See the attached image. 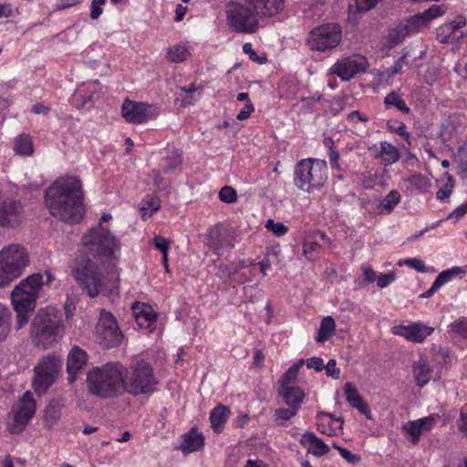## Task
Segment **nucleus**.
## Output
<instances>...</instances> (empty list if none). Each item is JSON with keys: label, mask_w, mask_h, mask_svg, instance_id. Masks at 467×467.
Masks as SVG:
<instances>
[{"label": "nucleus", "mask_w": 467, "mask_h": 467, "mask_svg": "<svg viewBox=\"0 0 467 467\" xmlns=\"http://www.w3.org/2000/svg\"><path fill=\"white\" fill-rule=\"evenodd\" d=\"M467 274V265L452 266L441 271L435 278L441 287L442 285L455 280L462 279Z\"/></svg>", "instance_id": "nucleus-31"}, {"label": "nucleus", "mask_w": 467, "mask_h": 467, "mask_svg": "<svg viewBox=\"0 0 467 467\" xmlns=\"http://www.w3.org/2000/svg\"><path fill=\"white\" fill-rule=\"evenodd\" d=\"M243 52L246 55L249 56V57L253 60V61H257L259 62L260 64H263L266 61V58L265 57H262L260 58L258 57V55L256 54V52L254 50L253 48V45L251 43H245L244 46H243Z\"/></svg>", "instance_id": "nucleus-61"}, {"label": "nucleus", "mask_w": 467, "mask_h": 467, "mask_svg": "<svg viewBox=\"0 0 467 467\" xmlns=\"http://www.w3.org/2000/svg\"><path fill=\"white\" fill-rule=\"evenodd\" d=\"M204 445V436L196 429H192L182 436V443L179 447L183 453H191L202 449Z\"/></svg>", "instance_id": "nucleus-25"}, {"label": "nucleus", "mask_w": 467, "mask_h": 467, "mask_svg": "<svg viewBox=\"0 0 467 467\" xmlns=\"http://www.w3.org/2000/svg\"><path fill=\"white\" fill-rule=\"evenodd\" d=\"M61 312L54 306L38 310L33 322L31 335L38 348H47L64 334Z\"/></svg>", "instance_id": "nucleus-5"}, {"label": "nucleus", "mask_w": 467, "mask_h": 467, "mask_svg": "<svg viewBox=\"0 0 467 467\" xmlns=\"http://www.w3.org/2000/svg\"><path fill=\"white\" fill-rule=\"evenodd\" d=\"M401 196L396 190L390 191L380 202V213L389 214L394 208L400 202Z\"/></svg>", "instance_id": "nucleus-36"}, {"label": "nucleus", "mask_w": 467, "mask_h": 467, "mask_svg": "<svg viewBox=\"0 0 467 467\" xmlns=\"http://www.w3.org/2000/svg\"><path fill=\"white\" fill-rule=\"evenodd\" d=\"M22 207L13 199L0 198V226L15 227L21 221Z\"/></svg>", "instance_id": "nucleus-20"}, {"label": "nucleus", "mask_w": 467, "mask_h": 467, "mask_svg": "<svg viewBox=\"0 0 467 467\" xmlns=\"http://www.w3.org/2000/svg\"><path fill=\"white\" fill-rule=\"evenodd\" d=\"M410 35L404 24H400L396 27L389 30L388 34V42L390 47H395L401 42L407 36Z\"/></svg>", "instance_id": "nucleus-43"}, {"label": "nucleus", "mask_w": 467, "mask_h": 467, "mask_svg": "<svg viewBox=\"0 0 467 467\" xmlns=\"http://www.w3.org/2000/svg\"><path fill=\"white\" fill-rule=\"evenodd\" d=\"M91 394L101 399H112L124 390V367L119 362H109L91 369L87 376Z\"/></svg>", "instance_id": "nucleus-4"}, {"label": "nucleus", "mask_w": 467, "mask_h": 467, "mask_svg": "<svg viewBox=\"0 0 467 467\" xmlns=\"http://www.w3.org/2000/svg\"><path fill=\"white\" fill-rule=\"evenodd\" d=\"M122 117L130 123L141 124L155 118L159 109L152 104L125 99L121 108Z\"/></svg>", "instance_id": "nucleus-15"}, {"label": "nucleus", "mask_w": 467, "mask_h": 467, "mask_svg": "<svg viewBox=\"0 0 467 467\" xmlns=\"http://www.w3.org/2000/svg\"><path fill=\"white\" fill-rule=\"evenodd\" d=\"M254 265V262L250 263L249 265L246 264V267L236 275L235 282L238 284H244L253 281L255 277V271L254 269L248 268V266H252Z\"/></svg>", "instance_id": "nucleus-49"}, {"label": "nucleus", "mask_w": 467, "mask_h": 467, "mask_svg": "<svg viewBox=\"0 0 467 467\" xmlns=\"http://www.w3.org/2000/svg\"><path fill=\"white\" fill-rule=\"evenodd\" d=\"M193 51V47L189 42H179L166 50V58L171 63H182L187 60Z\"/></svg>", "instance_id": "nucleus-27"}, {"label": "nucleus", "mask_w": 467, "mask_h": 467, "mask_svg": "<svg viewBox=\"0 0 467 467\" xmlns=\"http://www.w3.org/2000/svg\"><path fill=\"white\" fill-rule=\"evenodd\" d=\"M88 360L87 353L79 347H73L68 353L67 371L70 382L75 380L76 374L86 365Z\"/></svg>", "instance_id": "nucleus-23"}, {"label": "nucleus", "mask_w": 467, "mask_h": 467, "mask_svg": "<svg viewBox=\"0 0 467 467\" xmlns=\"http://www.w3.org/2000/svg\"><path fill=\"white\" fill-rule=\"evenodd\" d=\"M341 37V26L337 23H328L311 30L307 37V45L311 50L324 52L337 47Z\"/></svg>", "instance_id": "nucleus-12"}, {"label": "nucleus", "mask_w": 467, "mask_h": 467, "mask_svg": "<svg viewBox=\"0 0 467 467\" xmlns=\"http://www.w3.org/2000/svg\"><path fill=\"white\" fill-rule=\"evenodd\" d=\"M301 444L307 451L315 456L320 457L329 451V447L313 432H306L302 435Z\"/></svg>", "instance_id": "nucleus-28"}, {"label": "nucleus", "mask_w": 467, "mask_h": 467, "mask_svg": "<svg viewBox=\"0 0 467 467\" xmlns=\"http://www.w3.org/2000/svg\"><path fill=\"white\" fill-rule=\"evenodd\" d=\"M440 416L431 414L402 424L401 431L406 439L413 445L419 443L421 435L430 432L437 424Z\"/></svg>", "instance_id": "nucleus-17"}, {"label": "nucleus", "mask_w": 467, "mask_h": 467, "mask_svg": "<svg viewBox=\"0 0 467 467\" xmlns=\"http://www.w3.org/2000/svg\"><path fill=\"white\" fill-rule=\"evenodd\" d=\"M60 418V410L57 404L49 403L45 410V420L48 426H52Z\"/></svg>", "instance_id": "nucleus-47"}, {"label": "nucleus", "mask_w": 467, "mask_h": 467, "mask_svg": "<svg viewBox=\"0 0 467 467\" xmlns=\"http://www.w3.org/2000/svg\"><path fill=\"white\" fill-rule=\"evenodd\" d=\"M305 364L304 359H299L296 363L292 365L281 379L280 387L293 386L292 383L296 380L300 368Z\"/></svg>", "instance_id": "nucleus-44"}, {"label": "nucleus", "mask_w": 467, "mask_h": 467, "mask_svg": "<svg viewBox=\"0 0 467 467\" xmlns=\"http://www.w3.org/2000/svg\"><path fill=\"white\" fill-rule=\"evenodd\" d=\"M298 410L293 407H288L287 409L280 408L275 410V416L281 420H290L297 414Z\"/></svg>", "instance_id": "nucleus-60"}, {"label": "nucleus", "mask_w": 467, "mask_h": 467, "mask_svg": "<svg viewBox=\"0 0 467 467\" xmlns=\"http://www.w3.org/2000/svg\"><path fill=\"white\" fill-rule=\"evenodd\" d=\"M36 411V402L30 391H26L12 409L14 423L12 432L18 433L28 423Z\"/></svg>", "instance_id": "nucleus-16"}, {"label": "nucleus", "mask_w": 467, "mask_h": 467, "mask_svg": "<svg viewBox=\"0 0 467 467\" xmlns=\"http://www.w3.org/2000/svg\"><path fill=\"white\" fill-rule=\"evenodd\" d=\"M248 6L234 4L228 6L227 21L238 33H254L258 27V16H274L285 8V0H245Z\"/></svg>", "instance_id": "nucleus-2"}, {"label": "nucleus", "mask_w": 467, "mask_h": 467, "mask_svg": "<svg viewBox=\"0 0 467 467\" xmlns=\"http://www.w3.org/2000/svg\"><path fill=\"white\" fill-rule=\"evenodd\" d=\"M11 311L3 304H0V341L5 340L10 331Z\"/></svg>", "instance_id": "nucleus-42"}, {"label": "nucleus", "mask_w": 467, "mask_h": 467, "mask_svg": "<svg viewBox=\"0 0 467 467\" xmlns=\"http://www.w3.org/2000/svg\"><path fill=\"white\" fill-rule=\"evenodd\" d=\"M327 165L319 159H304L295 166L294 183L301 191L313 192L324 186L327 180Z\"/></svg>", "instance_id": "nucleus-6"}, {"label": "nucleus", "mask_w": 467, "mask_h": 467, "mask_svg": "<svg viewBox=\"0 0 467 467\" xmlns=\"http://www.w3.org/2000/svg\"><path fill=\"white\" fill-rule=\"evenodd\" d=\"M412 372L417 386L422 388L431 380L432 371L428 362L420 357L413 363Z\"/></svg>", "instance_id": "nucleus-30"}, {"label": "nucleus", "mask_w": 467, "mask_h": 467, "mask_svg": "<svg viewBox=\"0 0 467 467\" xmlns=\"http://www.w3.org/2000/svg\"><path fill=\"white\" fill-rule=\"evenodd\" d=\"M152 243L157 250H159L162 255L168 254L170 243L167 239L163 238L161 235H155Z\"/></svg>", "instance_id": "nucleus-56"}, {"label": "nucleus", "mask_w": 467, "mask_h": 467, "mask_svg": "<svg viewBox=\"0 0 467 467\" xmlns=\"http://www.w3.org/2000/svg\"><path fill=\"white\" fill-rule=\"evenodd\" d=\"M104 265H99L88 258H81L76 262L72 272L78 285L90 297L98 296L105 287L109 276L114 273L106 272Z\"/></svg>", "instance_id": "nucleus-7"}, {"label": "nucleus", "mask_w": 467, "mask_h": 467, "mask_svg": "<svg viewBox=\"0 0 467 467\" xmlns=\"http://www.w3.org/2000/svg\"><path fill=\"white\" fill-rule=\"evenodd\" d=\"M446 7L441 5H432L429 9L422 12L430 23L432 19L442 16L445 13Z\"/></svg>", "instance_id": "nucleus-52"}, {"label": "nucleus", "mask_w": 467, "mask_h": 467, "mask_svg": "<svg viewBox=\"0 0 467 467\" xmlns=\"http://www.w3.org/2000/svg\"><path fill=\"white\" fill-rule=\"evenodd\" d=\"M324 368L326 369V374L328 377H331L336 379L339 378L340 370L337 368L335 359H330L326 366L324 365Z\"/></svg>", "instance_id": "nucleus-63"}, {"label": "nucleus", "mask_w": 467, "mask_h": 467, "mask_svg": "<svg viewBox=\"0 0 467 467\" xmlns=\"http://www.w3.org/2000/svg\"><path fill=\"white\" fill-rule=\"evenodd\" d=\"M397 265L400 267L406 265L411 269L416 270L419 273L427 272L426 265H425L424 262L419 258L400 259L397 263Z\"/></svg>", "instance_id": "nucleus-46"}, {"label": "nucleus", "mask_w": 467, "mask_h": 467, "mask_svg": "<svg viewBox=\"0 0 467 467\" xmlns=\"http://www.w3.org/2000/svg\"><path fill=\"white\" fill-rule=\"evenodd\" d=\"M246 267L245 261L231 263L228 265L221 264L217 267L216 275L221 279H229L235 282L236 275Z\"/></svg>", "instance_id": "nucleus-32"}, {"label": "nucleus", "mask_w": 467, "mask_h": 467, "mask_svg": "<svg viewBox=\"0 0 467 467\" xmlns=\"http://www.w3.org/2000/svg\"><path fill=\"white\" fill-rule=\"evenodd\" d=\"M435 360L446 365L451 361V351L447 348H439L434 353Z\"/></svg>", "instance_id": "nucleus-59"}, {"label": "nucleus", "mask_w": 467, "mask_h": 467, "mask_svg": "<svg viewBox=\"0 0 467 467\" xmlns=\"http://www.w3.org/2000/svg\"><path fill=\"white\" fill-rule=\"evenodd\" d=\"M265 226L278 237L284 236L288 233L287 226L281 222H275L272 219L267 220Z\"/></svg>", "instance_id": "nucleus-48"}, {"label": "nucleus", "mask_w": 467, "mask_h": 467, "mask_svg": "<svg viewBox=\"0 0 467 467\" xmlns=\"http://www.w3.org/2000/svg\"><path fill=\"white\" fill-rule=\"evenodd\" d=\"M133 314L138 326L141 328H147L150 331L154 329L153 326L157 320V313L151 306L136 302L132 306Z\"/></svg>", "instance_id": "nucleus-22"}, {"label": "nucleus", "mask_w": 467, "mask_h": 467, "mask_svg": "<svg viewBox=\"0 0 467 467\" xmlns=\"http://www.w3.org/2000/svg\"><path fill=\"white\" fill-rule=\"evenodd\" d=\"M62 368L60 358L56 356L42 358L35 367L33 388L38 394L45 393L57 380Z\"/></svg>", "instance_id": "nucleus-11"}, {"label": "nucleus", "mask_w": 467, "mask_h": 467, "mask_svg": "<svg viewBox=\"0 0 467 467\" xmlns=\"http://www.w3.org/2000/svg\"><path fill=\"white\" fill-rule=\"evenodd\" d=\"M443 178H445L446 182L436 193L437 199L441 201H444L450 197L454 186L453 178L451 174L445 172Z\"/></svg>", "instance_id": "nucleus-45"}, {"label": "nucleus", "mask_w": 467, "mask_h": 467, "mask_svg": "<svg viewBox=\"0 0 467 467\" xmlns=\"http://www.w3.org/2000/svg\"><path fill=\"white\" fill-rule=\"evenodd\" d=\"M86 251L94 256L117 258L120 252V242L107 227L98 225L82 237Z\"/></svg>", "instance_id": "nucleus-10"}, {"label": "nucleus", "mask_w": 467, "mask_h": 467, "mask_svg": "<svg viewBox=\"0 0 467 467\" xmlns=\"http://www.w3.org/2000/svg\"><path fill=\"white\" fill-rule=\"evenodd\" d=\"M344 391L348 402L361 414L365 415L366 418L371 419V412L357 388L352 383L348 382L344 386Z\"/></svg>", "instance_id": "nucleus-26"}, {"label": "nucleus", "mask_w": 467, "mask_h": 467, "mask_svg": "<svg viewBox=\"0 0 467 467\" xmlns=\"http://www.w3.org/2000/svg\"><path fill=\"white\" fill-rule=\"evenodd\" d=\"M229 414V409L223 405H218L212 410L210 413V420L214 431L219 432L223 430Z\"/></svg>", "instance_id": "nucleus-33"}, {"label": "nucleus", "mask_w": 467, "mask_h": 467, "mask_svg": "<svg viewBox=\"0 0 467 467\" xmlns=\"http://www.w3.org/2000/svg\"><path fill=\"white\" fill-rule=\"evenodd\" d=\"M158 379L153 368L143 359L133 361L124 368V390L132 395L148 394L154 390Z\"/></svg>", "instance_id": "nucleus-9"}, {"label": "nucleus", "mask_w": 467, "mask_h": 467, "mask_svg": "<svg viewBox=\"0 0 467 467\" xmlns=\"http://www.w3.org/2000/svg\"><path fill=\"white\" fill-rule=\"evenodd\" d=\"M106 0H92L90 5V18L97 20L103 13L102 6L105 5Z\"/></svg>", "instance_id": "nucleus-57"}, {"label": "nucleus", "mask_w": 467, "mask_h": 467, "mask_svg": "<svg viewBox=\"0 0 467 467\" xmlns=\"http://www.w3.org/2000/svg\"><path fill=\"white\" fill-rule=\"evenodd\" d=\"M279 393L288 407L299 410L306 397L304 390L296 386L280 387Z\"/></svg>", "instance_id": "nucleus-29"}, {"label": "nucleus", "mask_w": 467, "mask_h": 467, "mask_svg": "<svg viewBox=\"0 0 467 467\" xmlns=\"http://www.w3.org/2000/svg\"><path fill=\"white\" fill-rule=\"evenodd\" d=\"M321 251V245L315 240L306 237L302 242V254L309 262L317 259Z\"/></svg>", "instance_id": "nucleus-35"}, {"label": "nucleus", "mask_w": 467, "mask_h": 467, "mask_svg": "<svg viewBox=\"0 0 467 467\" xmlns=\"http://www.w3.org/2000/svg\"><path fill=\"white\" fill-rule=\"evenodd\" d=\"M95 330L97 341L103 348H114L122 339V333L114 316L106 310L100 311Z\"/></svg>", "instance_id": "nucleus-13"}, {"label": "nucleus", "mask_w": 467, "mask_h": 467, "mask_svg": "<svg viewBox=\"0 0 467 467\" xmlns=\"http://www.w3.org/2000/svg\"><path fill=\"white\" fill-rule=\"evenodd\" d=\"M14 150L16 154L21 156H30L33 154V143L28 135L21 134L15 140Z\"/></svg>", "instance_id": "nucleus-37"}, {"label": "nucleus", "mask_w": 467, "mask_h": 467, "mask_svg": "<svg viewBox=\"0 0 467 467\" xmlns=\"http://www.w3.org/2000/svg\"><path fill=\"white\" fill-rule=\"evenodd\" d=\"M306 367L316 371H321L324 368V361L321 358L313 357L305 361Z\"/></svg>", "instance_id": "nucleus-62"}, {"label": "nucleus", "mask_w": 467, "mask_h": 467, "mask_svg": "<svg viewBox=\"0 0 467 467\" xmlns=\"http://www.w3.org/2000/svg\"><path fill=\"white\" fill-rule=\"evenodd\" d=\"M45 203L54 217L68 223H79L85 212L80 180L76 176L57 179L46 190Z\"/></svg>", "instance_id": "nucleus-1"}, {"label": "nucleus", "mask_w": 467, "mask_h": 467, "mask_svg": "<svg viewBox=\"0 0 467 467\" xmlns=\"http://www.w3.org/2000/svg\"><path fill=\"white\" fill-rule=\"evenodd\" d=\"M182 156L178 151H172L166 158V169L173 170L182 164Z\"/></svg>", "instance_id": "nucleus-58"}, {"label": "nucleus", "mask_w": 467, "mask_h": 467, "mask_svg": "<svg viewBox=\"0 0 467 467\" xmlns=\"http://www.w3.org/2000/svg\"><path fill=\"white\" fill-rule=\"evenodd\" d=\"M451 330L467 338V318H460L451 324Z\"/></svg>", "instance_id": "nucleus-53"}, {"label": "nucleus", "mask_w": 467, "mask_h": 467, "mask_svg": "<svg viewBox=\"0 0 467 467\" xmlns=\"http://www.w3.org/2000/svg\"><path fill=\"white\" fill-rule=\"evenodd\" d=\"M334 448L337 449L340 454V456L346 460L348 463L356 464L359 462L360 457L357 454H353L350 451L347 450L346 448H343L341 446L334 444Z\"/></svg>", "instance_id": "nucleus-54"}, {"label": "nucleus", "mask_w": 467, "mask_h": 467, "mask_svg": "<svg viewBox=\"0 0 467 467\" xmlns=\"http://www.w3.org/2000/svg\"><path fill=\"white\" fill-rule=\"evenodd\" d=\"M410 34L416 33L428 26L427 21L423 13H418L410 16L404 24Z\"/></svg>", "instance_id": "nucleus-41"}, {"label": "nucleus", "mask_w": 467, "mask_h": 467, "mask_svg": "<svg viewBox=\"0 0 467 467\" xmlns=\"http://www.w3.org/2000/svg\"><path fill=\"white\" fill-rule=\"evenodd\" d=\"M408 182L410 186H412L416 191H418L420 193H425L429 192V190L431 187V179L420 173H414L410 175L408 179Z\"/></svg>", "instance_id": "nucleus-38"}, {"label": "nucleus", "mask_w": 467, "mask_h": 467, "mask_svg": "<svg viewBox=\"0 0 467 467\" xmlns=\"http://www.w3.org/2000/svg\"><path fill=\"white\" fill-rule=\"evenodd\" d=\"M396 279V275L393 272L380 274L377 277V285L379 288H385L393 283Z\"/></svg>", "instance_id": "nucleus-55"}, {"label": "nucleus", "mask_w": 467, "mask_h": 467, "mask_svg": "<svg viewBox=\"0 0 467 467\" xmlns=\"http://www.w3.org/2000/svg\"><path fill=\"white\" fill-rule=\"evenodd\" d=\"M235 238L236 234L234 230L216 225L209 231L207 243L216 254H221L223 249L234 246Z\"/></svg>", "instance_id": "nucleus-18"}, {"label": "nucleus", "mask_w": 467, "mask_h": 467, "mask_svg": "<svg viewBox=\"0 0 467 467\" xmlns=\"http://www.w3.org/2000/svg\"><path fill=\"white\" fill-rule=\"evenodd\" d=\"M466 25V20L460 16L454 20L447 22L437 28V39L441 43H449L458 41L462 36L461 33L457 36V32Z\"/></svg>", "instance_id": "nucleus-21"}, {"label": "nucleus", "mask_w": 467, "mask_h": 467, "mask_svg": "<svg viewBox=\"0 0 467 467\" xmlns=\"http://www.w3.org/2000/svg\"><path fill=\"white\" fill-rule=\"evenodd\" d=\"M29 265V255L25 247L12 244L0 250V287L8 285L18 278Z\"/></svg>", "instance_id": "nucleus-8"}, {"label": "nucleus", "mask_w": 467, "mask_h": 467, "mask_svg": "<svg viewBox=\"0 0 467 467\" xmlns=\"http://www.w3.org/2000/svg\"><path fill=\"white\" fill-rule=\"evenodd\" d=\"M219 199L223 202L233 203L237 200L236 191L231 186H223L219 192Z\"/></svg>", "instance_id": "nucleus-50"}, {"label": "nucleus", "mask_w": 467, "mask_h": 467, "mask_svg": "<svg viewBox=\"0 0 467 467\" xmlns=\"http://www.w3.org/2000/svg\"><path fill=\"white\" fill-rule=\"evenodd\" d=\"M368 67L367 58L360 55H352L338 59L330 68L329 73L337 75L342 81L353 78Z\"/></svg>", "instance_id": "nucleus-14"}, {"label": "nucleus", "mask_w": 467, "mask_h": 467, "mask_svg": "<svg viewBox=\"0 0 467 467\" xmlns=\"http://www.w3.org/2000/svg\"><path fill=\"white\" fill-rule=\"evenodd\" d=\"M375 158L385 166H390L396 163L400 157L399 150L387 141H380L374 145Z\"/></svg>", "instance_id": "nucleus-24"}, {"label": "nucleus", "mask_w": 467, "mask_h": 467, "mask_svg": "<svg viewBox=\"0 0 467 467\" xmlns=\"http://www.w3.org/2000/svg\"><path fill=\"white\" fill-rule=\"evenodd\" d=\"M433 330V327L422 323H413L408 326L398 325L391 328L392 334L402 337L413 343H422L426 337L431 335Z\"/></svg>", "instance_id": "nucleus-19"}, {"label": "nucleus", "mask_w": 467, "mask_h": 467, "mask_svg": "<svg viewBox=\"0 0 467 467\" xmlns=\"http://www.w3.org/2000/svg\"><path fill=\"white\" fill-rule=\"evenodd\" d=\"M336 331V323L332 317L327 316L321 320L319 329L315 337L318 343H323L328 340Z\"/></svg>", "instance_id": "nucleus-34"}, {"label": "nucleus", "mask_w": 467, "mask_h": 467, "mask_svg": "<svg viewBox=\"0 0 467 467\" xmlns=\"http://www.w3.org/2000/svg\"><path fill=\"white\" fill-rule=\"evenodd\" d=\"M53 275L50 272L35 273L21 280L11 293V302L16 313V329L27 324L36 306L41 288L50 285Z\"/></svg>", "instance_id": "nucleus-3"}, {"label": "nucleus", "mask_w": 467, "mask_h": 467, "mask_svg": "<svg viewBox=\"0 0 467 467\" xmlns=\"http://www.w3.org/2000/svg\"><path fill=\"white\" fill-rule=\"evenodd\" d=\"M347 119L348 122L352 124H357L359 121L367 122L368 120V118L365 114L359 112L358 110H353L352 112L348 114Z\"/></svg>", "instance_id": "nucleus-64"}, {"label": "nucleus", "mask_w": 467, "mask_h": 467, "mask_svg": "<svg viewBox=\"0 0 467 467\" xmlns=\"http://www.w3.org/2000/svg\"><path fill=\"white\" fill-rule=\"evenodd\" d=\"M161 207V201L158 197L147 195L141 205L142 217L144 219L150 218Z\"/></svg>", "instance_id": "nucleus-40"}, {"label": "nucleus", "mask_w": 467, "mask_h": 467, "mask_svg": "<svg viewBox=\"0 0 467 467\" xmlns=\"http://www.w3.org/2000/svg\"><path fill=\"white\" fill-rule=\"evenodd\" d=\"M384 103L386 108L388 109L393 107L403 113L410 112V108L407 106L401 95L398 92L391 91L390 93H389L384 99Z\"/></svg>", "instance_id": "nucleus-39"}, {"label": "nucleus", "mask_w": 467, "mask_h": 467, "mask_svg": "<svg viewBox=\"0 0 467 467\" xmlns=\"http://www.w3.org/2000/svg\"><path fill=\"white\" fill-rule=\"evenodd\" d=\"M380 0H356L355 7L358 11L367 12L374 8ZM354 5H349V13L352 12Z\"/></svg>", "instance_id": "nucleus-51"}]
</instances>
